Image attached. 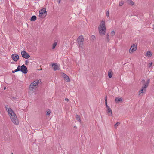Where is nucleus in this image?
Returning <instances> with one entry per match:
<instances>
[{
    "mask_svg": "<svg viewBox=\"0 0 154 154\" xmlns=\"http://www.w3.org/2000/svg\"><path fill=\"white\" fill-rule=\"evenodd\" d=\"M107 37V41L108 42H109L110 41V38H109V35L108 34H107L106 35Z\"/></svg>",
    "mask_w": 154,
    "mask_h": 154,
    "instance_id": "obj_22",
    "label": "nucleus"
},
{
    "mask_svg": "<svg viewBox=\"0 0 154 154\" xmlns=\"http://www.w3.org/2000/svg\"><path fill=\"white\" fill-rule=\"evenodd\" d=\"M51 113V111L50 110H48L47 112V115H49Z\"/></svg>",
    "mask_w": 154,
    "mask_h": 154,
    "instance_id": "obj_32",
    "label": "nucleus"
},
{
    "mask_svg": "<svg viewBox=\"0 0 154 154\" xmlns=\"http://www.w3.org/2000/svg\"><path fill=\"white\" fill-rule=\"evenodd\" d=\"M36 19V17L35 15L32 16L30 19L31 21H35Z\"/></svg>",
    "mask_w": 154,
    "mask_h": 154,
    "instance_id": "obj_17",
    "label": "nucleus"
},
{
    "mask_svg": "<svg viewBox=\"0 0 154 154\" xmlns=\"http://www.w3.org/2000/svg\"><path fill=\"white\" fill-rule=\"evenodd\" d=\"M20 71L24 74L27 73L28 72L27 68L24 65L20 66Z\"/></svg>",
    "mask_w": 154,
    "mask_h": 154,
    "instance_id": "obj_5",
    "label": "nucleus"
},
{
    "mask_svg": "<svg viewBox=\"0 0 154 154\" xmlns=\"http://www.w3.org/2000/svg\"><path fill=\"white\" fill-rule=\"evenodd\" d=\"M76 126H74V128H76Z\"/></svg>",
    "mask_w": 154,
    "mask_h": 154,
    "instance_id": "obj_43",
    "label": "nucleus"
},
{
    "mask_svg": "<svg viewBox=\"0 0 154 154\" xmlns=\"http://www.w3.org/2000/svg\"><path fill=\"white\" fill-rule=\"evenodd\" d=\"M120 123L117 122L114 125V127L116 128H117L118 126L120 125Z\"/></svg>",
    "mask_w": 154,
    "mask_h": 154,
    "instance_id": "obj_21",
    "label": "nucleus"
},
{
    "mask_svg": "<svg viewBox=\"0 0 154 154\" xmlns=\"http://www.w3.org/2000/svg\"><path fill=\"white\" fill-rule=\"evenodd\" d=\"M106 111L108 115L111 116L112 115V110L109 107L106 108Z\"/></svg>",
    "mask_w": 154,
    "mask_h": 154,
    "instance_id": "obj_9",
    "label": "nucleus"
},
{
    "mask_svg": "<svg viewBox=\"0 0 154 154\" xmlns=\"http://www.w3.org/2000/svg\"><path fill=\"white\" fill-rule=\"evenodd\" d=\"M106 16H107V17H109V12L108 11L107 12Z\"/></svg>",
    "mask_w": 154,
    "mask_h": 154,
    "instance_id": "obj_33",
    "label": "nucleus"
},
{
    "mask_svg": "<svg viewBox=\"0 0 154 154\" xmlns=\"http://www.w3.org/2000/svg\"><path fill=\"white\" fill-rule=\"evenodd\" d=\"M11 58L15 62H17L19 59V57L17 54H14L11 55Z\"/></svg>",
    "mask_w": 154,
    "mask_h": 154,
    "instance_id": "obj_8",
    "label": "nucleus"
},
{
    "mask_svg": "<svg viewBox=\"0 0 154 154\" xmlns=\"http://www.w3.org/2000/svg\"><path fill=\"white\" fill-rule=\"evenodd\" d=\"M36 87L34 86H32L31 85V84L30 85L29 89L31 91H34L35 90Z\"/></svg>",
    "mask_w": 154,
    "mask_h": 154,
    "instance_id": "obj_11",
    "label": "nucleus"
},
{
    "mask_svg": "<svg viewBox=\"0 0 154 154\" xmlns=\"http://www.w3.org/2000/svg\"><path fill=\"white\" fill-rule=\"evenodd\" d=\"M78 119H79V120L78 121H79L80 122V119L79 118V116H78Z\"/></svg>",
    "mask_w": 154,
    "mask_h": 154,
    "instance_id": "obj_35",
    "label": "nucleus"
},
{
    "mask_svg": "<svg viewBox=\"0 0 154 154\" xmlns=\"http://www.w3.org/2000/svg\"><path fill=\"white\" fill-rule=\"evenodd\" d=\"M91 38L92 40H94L96 38L95 36L94 35H92L91 36Z\"/></svg>",
    "mask_w": 154,
    "mask_h": 154,
    "instance_id": "obj_29",
    "label": "nucleus"
},
{
    "mask_svg": "<svg viewBox=\"0 0 154 154\" xmlns=\"http://www.w3.org/2000/svg\"><path fill=\"white\" fill-rule=\"evenodd\" d=\"M67 75L64 74V73H63V74H62V76H63L64 77V78H65L66 77H67Z\"/></svg>",
    "mask_w": 154,
    "mask_h": 154,
    "instance_id": "obj_30",
    "label": "nucleus"
},
{
    "mask_svg": "<svg viewBox=\"0 0 154 154\" xmlns=\"http://www.w3.org/2000/svg\"><path fill=\"white\" fill-rule=\"evenodd\" d=\"M39 17L42 18H44L47 14L46 9L45 8H43L39 11Z\"/></svg>",
    "mask_w": 154,
    "mask_h": 154,
    "instance_id": "obj_3",
    "label": "nucleus"
},
{
    "mask_svg": "<svg viewBox=\"0 0 154 154\" xmlns=\"http://www.w3.org/2000/svg\"><path fill=\"white\" fill-rule=\"evenodd\" d=\"M124 4V2L123 1H121L119 3V5L120 6H122Z\"/></svg>",
    "mask_w": 154,
    "mask_h": 154,
    "instance_id": "obj_25",
    "label": "nucleus"
},
{
    "mask_svg": "<svg viewBox=\"0 0 154 154\" xmlns=\"http://www.w3.org/2000/svg\"><path fill=\"white\" fill-rule=\"evenodd\" d=\"M57 43L55 42L53 44L52 49H54L55 48L56 46Z\"/></svg>",
    "mask_w": 154,
    "mask_h": 154,
    "instance_id": "obj_23",
    "label": "nucleus"
},
{
    "mask_svg": "<svg viewBox=\"0 0 154 154\" xmlns=\"http://www.w3.org/2000/svg\"><path fill=\"white\" fill-rule=\"evenodd\" d=\"M147 87L146 85H144V84L142 86V88H144L145 89H146V88L147 87Z\"/></svg>",
    "mask_w": 154,
    "mask_h": 154,
    "instance_id": "obj_27",
    "label": "nucleus"
},
{
    "mask_svg": "<svg viewBox=\"0 0 154 154\" xmlns=\"http://www.w3.org/2000/svg\"><path fill=\"white\" fill-rule=\"evenodd\" d=\"M20 65H19L18 66L17 69H15V72L20 71Z\"/></svg>",
    "mask_w": 154,
    "mask_h": 154,
    "instance_id": "obj_24",
    "label": "nucleus"
},
{
    "mask_svg": "<svg viewBox=\"0 0 154 154\" xmlns=\"http://www.w3.org/2000/svg\"><path fill=\"white\" fill-rule=\"evenodd\" d=\"M65 100H66V101H69V99L67 98H66L65 99Z\"/></svg>",
    "mask_w": 154,
    "mask_h": 154,
    "instance_id": "obj_36",
    "label": "nucleus"
},
{
    "mask_svg": "<svg viewBox=\"0 0 154 154\" xmlns=\"http://www.w3.org/2000/svg\"><path fill=\"white\" fill-rule=\"evenodd\" d=\"M126 2L128 4L131 5H133L134 4V2L131 0H127Z\"/></svg>",
    "mask_w": 154,
    "mask_h": 154,
    "instance_id": "obj_15",
    "label": "nucleus"
},
{
    "mask_svg": "<svg viewBox=\"0 0 154 154\" xmlns=\"http://www.w3.org/2000/svg\"><path fill=\"white\" fill-rule=\"evenodd\" d=\"M8 106L6 105L5 108L10 116V118L12 122L15 125H17L19 124V121L17 116L12 109L10 108H8Z\"/></svg>",
    "mask_w": 154,
    "mask_h": 154,
    "instance_id": "obj_1",
    "label": "nucleus"
},
{
    "mask_svg": "<svg viewBox=\"0 0 154 154\" xmlns=\"http://www.w3.org/2000/svg\"><path fill=\"white\" fill-rule=\"evenodd\" d=\"M98 29L100 35H104L105 34L106 28L105 20L104 19L101 21L99 25L98 26Z\"/></svg>",
    "mask_w": 154,
    "mask_h": 154,
    "instance_id": "obj_2",
    "label": "nucleus"
},
{
    "mask_svg": "<svg viewBox=\"0 0 154 154\" xmlns=\"http://www.w3.org/2000/svg\"><path fill=\"white\" fill-rule=\"evenodd\" d=\"M150 82V79H148L147 81L144 83L143 84L144 85H146L147 87H148L149 85V83Z\"/></svg>",
    "mask_w": 154,
    "mask_h": 154,
    "instance_id": "obj_18",
    "label": "nucleus"
},
{
    "mask_svg": "<svg viewBox=\"0 0 154 154\" xmlns=\"http://www.w3.org/2000/svg\"><path fill=\"white\" fill-rule=\"evenodd\" d=\"M21 54L22 57L25 59H28L30 57V55L25 51H22Z\"/></svg>",
    "mask_w": 154,
    "mask_h": 154,
    "instance_id": "obj_7",
    "label": "nucleus"
},
{
    "mask_svg": "<svg viewBox=\"0 0 154 154\" xmlns=\"http://www.w3.org/2000/svg\"><path fill=\"white\" fill-rule=\"evenodd\" d=\"M146 90L142 88L139 91V94L140 95L142 93H145L146 91Z\"/></svg>",
    "mask_w": 154,
    "mask_h": 154,
    "instance_id": "obj_12",
    "label": "nucleus"
},
{
    "mask_svg": "<svg viewBox=\"0 0 154 154\" xmlns=\"http://www.w3.org/2000/svg\"><path fill=\"white\" fill-rule=\"evenodd\" d=\"M12 72L13 73H14L15 72V70H14V71H12Z\"/></svg>",
    "mask_w": 154,
    "mask_h": 154,
    "instance_id": "obj_40",
    "label": "nucleus"
},
{
    "mask_svg": "<svg viewBox=\"0 0 154 154\" xmlns=\"http://www.w3.org/2000/svg\"><path fill=\"white\" fill-rule=\"evenodd\" d=\"M28 63V61L26 60V61H25V64L26 65L27 64V63Z\"/></svg>",
    "mask_w": 154,
    "mask_h": 154,
    "instance_id": "obj_34",
    "label": "nucleus"
},
{
    "mask_svg": "<svg viewBox=\"0 0 154 154\" xmlns=\"http://www.w3.org/2000/svg\"><path fill=\"white\" fill-rule=\"evenodd\" d=\"M39 83V80H37L36 81H33L32 83H31V85H32V86H37Z\"/></svg>",
    "mask_w": 154,
    "mask_h": 154,
    "instance_id": "obj_10",
    "label": "nucleus"
},
{
    "mask_svg": "<svg viewBox=\"0 0 154 154\" xmlns=\"http://www.w3.org/2000/svg\"><path fill=\"white\" fill-rule=\"evenodd\" d=\"M152 56V53L150 51H148L146 52V57H150Z\"/></svg>",
    "mask_w": 154,
    "mask_h": 154,
    "instance_id": "obj_16",
    "label": "nucleus"
},
{
    "mask_svg": "<svg viewBox=\"0 0 154 154\" xmlns=\"http://www.w3.org/2000/svg\"><path fill=\"white\" fill-rule=\"evenodd\" d=\"M58 1V3H60V1L61 0H57Z\"/></svg>",
    "mask_w": 154,
    "mask_h": 154,
    "instance_id": "obj_39",
    "label": "nucleus"
},
{
    "mask_svg": "<svg viewBox=\"0 0 154 154\" xmlns=\"http://www.w3.org/2000/svg\"><path fill=\"white\" fill-rule=\"evenodd\" d=\"M75 116H76V118H77V115H76Z\"/></svg>",
    "mask_w": 154,
    "mask_h": 154,
    "instance_id": "obj_42",
    "label": "nucleus"
},
{
    "mask_svg": "<svg viewBox=\"0 0 154 154\" xmlns=\"http://www.w3.org/2000/svg\"><path fill=\"white\" fill-rule=\"evenodd\" d=\"M152 64V63L151 62L149 63L148 65V67H150Z\"/></svg>",
    "mask_w": 154,
    "mask_h": 154,
    "instance_id": "obj_31",
    "label": "nucleus"
},
{
    "mask_svg": "<svg viewBox=\"0 0 154 154\" xmlns=\"http://www.w3.org/2000/svg\"><path fill=\"white\" fill-rule=\"evenodd\" d=\"M11 154H13V153H12Z\"/></svg>",
    "mask_w": 154,
    "mask_h": 154,
    "instance_id": "obj_44",
    "label": "nucleus"
},
{
    "mask_svg": "<svg viewBox=\"0 0 154 154\" xmlns=\"http://www.w3.org/2000/svg\"><path fill=\"white\" fill-rule=\"evenodd\" d=\"M122 97H116L115 99V102L116 103H119V102H122Z\"/></svg>",
    "mask_w": 154,
    "mask_h": 154,
    "instance_id": "obj_13",
    "label": "nucleus"
},
{
    "mask_svg": "<svg viewBox=\"0 0 154 154\" xmlns=\"http://www.w3.org/2000/svg\"><path fill=\"white\" fill-rule=\"evenodd\" d=\"M115 32L113 30L111 32V35L112 37L114 35H115Z\"/></svg>",
    "mask_w": 154,
    "mask_h": 154,
    "instance_id": "obj_26",
    "label": "nucleus"
},
{
    "mask_svg": "<svg viewBox=\"0 0 154 154\" xmlns=\"http://www.w3.org/2000/svg\"><path fill=\"white\" fill-rule=\"evenodd\" d=\"M137 45L134 44L131 46L129 51V52L130 53H132L133 52L135 51L137 49Z\"/></svg>",
    "mask_w": 154,
    "mask_h": 154,
    "instance_id": "obj_6",
    "label": "nucleus"
},
{
    "mask_svg": "<svg viewBox=\"0 0 154 154\" xmlns=\"http://www.w3.org/2000/svg\"><path fill=\"white\" fill-rule=\"evenodd\" d=\"M6 89V87H5L4 88V90H5Z\"/></svg>",
    "mask_w": 154,
    "mask_h": 154,
    "instance_id": "obj_41",
    "label": "nucleus"
},
{
    "mask_svg": "<svg viewBox=\"0 0 154 154\" xmlns=\"http://www.w3.org/2000/svg\"><path fill=\"white\" fill-rule=\"evenodd\" d=\"M105 100H106V101H107V96L106 95L105 97Z\"/></svg>",
    "mask_w": 154,
    "mask_h": 154,
    "instance_id": "obj_37",
    "label": "nucleus"
},
{
    "mask_svg": "<svg viewBox=\"0 0 154 154\" xmlns=\"http://www.w3.org/2000/svg\"><path fill=\"white\" fill-rule=\"evenodd\" d=\"M84 41V39L83 36H80L78 38V43L79 45V48H83Z\"/></svg>",
    "mask_w": 154,
    "mask_h": 154,
    "instance_id": "obj_4",
    "label": "nucleus"
},
{
    "mask_svg": "<svg viewBox=\"0 0 154 154\" xmlns=\"http://www.w3.org/2000/svg\"><path fill=\"white\" fill-rule=\"evenodd\" d=\"M52 66L54 68V70L55 71L58 69V66L57 65V63H53L52 65Z\"/></svg>",
    "mask_w": 154,
    "mask_h": 154,
    "instance_id": "obj_14",
    "label": "nucleus"
},
{
    "mask_svg": "<svg viewBox=\"0 0 154 154\" xmlns=\"http://www.w3.org/2000/svg\"><path fill=\"white\" fill-rule=\"evenodd\" d=\"M64 79L67 82H69L70 81V79L68 76H67V77H66L64 78Z\"/></svg>",
    "mask_w": 154,
    "mask_h": 154,
    "instance_id": "obj_20",
    "label": "nucleus"
},
{
    "mask_svg": "<svg viewBox=\"0 0 154 154\" xmlns=\"http://www.w3.org/2000/svg\"><path fill=\"white\" fill-rule=\"evenodd\" d=\"M108 75L109 78H111L112 77V71L109 70L108 72Z\"/></svg>",
    "mask_w": 154,
    "mask_h": 154,
    "instance_id": "obj_19",
    "label": "nucleus"
},
{
    "mask_svg": "<svg viewBox=\"0 0 154 154\" xmlns=\"http://www.w3.org/2000/svg\"><path fill=\"white\" fill-rule=\"evenodd\" d=\"M105 105H106V108H108L109 107L108 105H107V101H106V100H105Z\"/></svg>",
    "mask_w": 154,
    "mask_h": 154,
    "instance_id": "obj_28",
    "label": "nucleus"
},
{
    "mask_svg": "<svg viewBox=\"0 0 154 154\" xmlns=\"http://www.w3.org/2000/svg\"><path fill=\"white\" fill-rule=\"evenodd\" d=\"M144 82H145V80L144 79L142 80V83H144Z\"/></svg>",
    "mask_w": 154,
    "mask_h": 154,
    "instance_id": "obj_38",
    "label": "nucleus"
}]
</instances>
